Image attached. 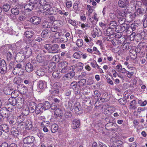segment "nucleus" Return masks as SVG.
<instances>
[{
  "label": "nucleus",
  "instance_id": "nucleus-64",
  "mask_svg": "<svg viewBox=\"0 0 147 147\" xmlns=\"http://www.w3.org/2000/svg\"><path fill=\"white\" fill-rule=\"evenodd\" d=\"M71 94V91L69 89L66 90L65 92V95L66 96H69Z\"/></svg>",
  "mask_w": 147,
  "mask_h": 147
},
{
  "label": "nucleus",
  "instance_id": "nucleus-60",
  "mask_svg": "<svg viewBox=\"0 0 147 147\" xmlns=\"http://www.w3.org/2000/svg\"><path fill=\"white\" fill-rule=\"evenodd\" d=\"M122 143V142L119 140H116L114 141V144L115 145V146H118L119 145L121 144Z\"/></svg>",
  "mask_w": 147,
  "mask_h": 147
},
{
  "label": "nucleus",
  "instance_id": "nucleus-34",
  "mask_svg": "<svg viewBox=\"0 0 147 147\" xmlns=\"http://www.w3.org/2000/svg\"><path fill=\"white\" fill-rule=\"evenodd\" d=\"M49 30H43L41 34V35L43 38H47L48 36V34L49 33Z\"/></svg>",
  "mask_w": 147,
  "mask_h": 147
},
{
  "label": "nucleus",
  "instance_id": "nucleus-11",
  "mask_svg": "<svg viewBox=\"0 0 147 147\" xmlns=\"http://www.w3.org/2000/svg\"><path fill=\"white\" fill-rule=\"evenodd\" d=\"M118 13L119 16L123 17H126V19H128L129 17L130 18L131 17V13L127 12L126 11L124 10H121L119 11Z\"/></svg>",
  "mask_w": 147,
  "mask_h": 147
},
{
  "label": "nucleus",
  "instance_id": "nucleus-21",
  "mask_svg": "<svg viewBox=\"0 0 147 147\" xmlns=\"http://www.w3.org/2000/svg\"><path fill=\"white\" fill-rule=\"evenodd\" d=\"M0 129L3 131L7 133L9 131V128L8 125L7 124H2L0 126Z\"/></svg>",
  "mask_w": 147,
  "mask_h": 147
},
{
  "label": "nucleus",
  "instance_id": "nucleus-35",
  "mask_svg": "<svg viewBox=\"0 0 147 147\" xmlns=\"http://www.w3.org/2000/svg\"><path fill=\"white\" fill-rule=\"evenodd\" d=\"M14 98L15 97L10 98L9 99V101L11 104L10 105L14 106L16 105L17 103L16 100Z\"/></svg>",
  "mask_w": 147,
  "mask_h": 147
},
{
  "label": "nucleus",
  "instance_id": "nucleus-12",
  "mask_svg": "<svg viewBox=\"0 0 147 147\" xmlns=\"http://www.w3.org/2000/svg\"><path fill=\"white\" fill-rule=\"evenodd\" d=\"M42 108V103H39L37 106L36 105V108L35 109V112L37 114H39L42 113L44 110Z\"/></svg>",
  "mask_w": 147,
  "mask_h": 147
},
{
  "label": "nucleus",
  "instance_id": "nucleus-20",
  "mask_svg": "<svg viewBox=\"0 0 147 147\" xmlns=\"http://www.w3.org/2000/svg\"><path fill=\"white\" fill-rule=\"evenodd\" d=\"M74 72H71L65 74L63 76L64 79L65 80L67 79H71L75 76Z\"/></svg>",
  "mask_w": 147,
  "mask_h": 147
},
{
  "label": "nucleus",
  "instance_id": "nucleus-3",
  "mask_svg": "<svg viewBox=\"0 0 147 147\" xmlns=\"http://www.w3.org/2000/svg\"><path fill=\"white\" fill-rule=\"evenodd\" d=\"M22 66L21 64H17L13 70V74L16 75H21L22 74L24 73V69Z\"/></svg>",
  "mask_w": 147,
  "mask_h": 147
},
{
  "label": "nucleus",
  "instance_id": "nucleus-50",
  "mask_svg": "<svg viewBox=\"0 0 147 147\" xmlns=\"http://www.w3.org/2000/svg\"><path fill=\"white\" fill-rule=\"evenodd\" d=\"M30 112L29 109L28 107H27L23 110L22 113L24 115L26 116L29 114Z\"/></svg>",
  "mask_w": 147,
  "mask_h": 147
},
{
  "label": "nucleus",
  "instance_id": "nucleus-57",
  "mask_svg": "<svg viewBox=\"0 0 147 147\" xmlns=\"http://www.w3.org/2000/svg\"><path fill=\"white\" fill-rule=\"evenodd\" d=\"M24 120V117L22 115H20L17 118V120L19 122H22Z\"/></svg>",
  "mask_w": 147,
  "mask_h": 147
},
{
  "label": "nucleus",
  "instance_id": "nucleus-24",
  "mask_svg": "<svg viewBox=\"0 0 147 147\" xmlns=\"http://www.w3.org/2000/svg\"><path fill=\"white\" fill-rule=\"evenodd\" d=\"M83 53L80 51H78L75 52L73 55V57L77 59H80L81 57V56Z\"/></svg>",
  "mask_w": 147,
  "mask_h": 147
},
{
  "label": "nucleus",
  "instance_id": "nucleus-9",
  "mask_svg": "<svg viewBox=\"0 0 147 147\" xmlns=\"http://www.w3.org/2000/svg\"><path fill=\"white\" fill-rule=\"evenodd\" d=\"M59 45L57 44H55L51 45L49 53H57L58 52Z\"/></svg>",
  "mask_w": 147,
  "mask_h": 147
},
{
  "label": "nucleus",
  "instance_id": "nucleus-23",
  "mask_svg": "<svg viewBox=\"0 0 147 147\" xmlns=\"http://www.w3.org/2000/svg\"><path fill=\"white\" fill-rule=\"evenodd\" d=\"M118 4L120 7L123 8L126 7L129 4V2L127 1H119L118 2Z\"/></svg>",
  "mask_w": 147,
  "mask_h": 147
},
{
  "label": "nucleus",
  "instance_id": "nucleus-27",
  "mask_svg": "<svg viewBox=\"0 0 147 147\" xmlns=\"http://www.w3.org/2000/svg\"><path fill=\"white\" fill-rule=\"evenodd\" d=\"M42 104V108L44 111L50 108V105L48 101L45 102Z\"/></svg>",
  "mask_w": 147,
  "mask_h": 147
},
{
  "label": "nucleus",
  "instance_id": "nucleus-38",
  "mask_svg": "<svg viewBox=\"0 0 147 147\" xmlns=\"http://www.w3.org/2000/svg\"><path fill=\"white\" fill-rule=\"evenodd\" d=\"M13 57V55L12 53L10 52H8L7 54L6 58L7 61H11Z\"/></svg>",
  "mask_w": 147,
  "mask_h": 147
},
{
  "label": "nucleus",
  "instance_id": "nucleus-49",
  "mask_svg": "<svg viewBox=\"0 0 147 147\" xmlns=\"http://www.w3.org/2000/svg\"><path fill=\"white\" fill-rule=\"evenodd\" d=\"M86 80L85 79H82L78 82L80 87L83 86L86 83Z\"/></svg>",
  "mask_w": 147,
  "mask_h": 147
},
{
  "label": "nucleus",
  "instance_id": "nucleus-29",
  "mask_svg": "<svg viewBox=\"0 0 147 147\" xmlns=\"http://www.w3.org/2000/svg\"><path fill=\"white\" fill-rule=\"evenodd\" d=\"M76 45L79 47H82L83 45V41L82 39L79 38L77 39L76 42Z\"/></svg>",
  "mask_w": 147,
  "mask_h": 147
},
{
  "label": "nucleus",
  "instance_id": "nucleus-47",
  "mask_svg": "<svg viewBox=\"0 0 147 147\" xmlns=\"http://www.w3.org/2000/svg\"><path fill=\"white\" fill-rule=\"evenodd\" d=\"M90 65L93 68L96 67L97 69L99 68V66L97 64L95 61H94L92 62H91Z\"/></svg>",
  "mask_w": 147,
  "mask_h": 147
},
{
  "label": "nucleus",
  "instance_id": "nucleus-48",
  "mask_svg": "<svg viewBox=\"0 0 147 147\" xmlns=\"http://www.w3.org/2000/svg\"><path fill=\"white\" fill-rule=\"evenodd\" d=\"M52 87L55 90H59L60 88L59 84L57 82L54 83L53 84Z\"/></svg>",
  "mask_w": 147,
  "mask_h": 147
},
{
  "label": "nucleus",
  "instance_id": "nucleus-55",
  "mask_svg": "<svg viewBox=\"0 0 147 147\" xmlns=\"http://www.w3.org/2000/svg\"><path fill=\"white\" fill-rule=\"evenodd\" d=\"M26 17L22 15H19L18 19L20 21H23L26 19Z\"/></svg>",
  "mask_w": 147,
  "mask_h": 147
},
{
  "label": "nucleus",
  "instance_id": "nucleus-15",
  "mask_svg": "<svg viewBox=\"0 0 147 147\" xmlns=\"http://www.w3.org/2000/svg\"><path fill=\"white\" fill-rule=\"evenodd\" d=\"M84 41L90 46H92L93 45V43L92 41V40L90 37L85 35L84 36Z\"/></svg>",
  "mask_w": 147,
  "mask_h": 147
},
{
  "label": "nucleus",
  "instance_id": "nucleus-40",
  "mask_svg": "<svg viewBox=\"0 0 147 147\" xmlns=\"http://www.w3.org/2000/svg\"><path fill=\"white\" fill-rule=\"evenodd\" d=\"M121 32H123L129 28L128 26L126 24H121Z\"/></svg>",
  "mask_w": 147,
  "mask_h": 147
},
{
  "label": "nucleus",
  "instance_id": "nucleus-8",
  "mask_svg": "<svg viewBox=\"0 0 147 147\" xmlns=\"http://www.w3.org/2000/svg\"><path fill=\"white\" fill-rule=\"evenodd\" d=\"M68 63L66 61H63L62 63L61 72L62 73H65L68 71V67L67 66Z\"/></svg>",
  "mask_w": 147,
  "mask_h": 147
},
{
  "label": "nucleus",
  "instance_id": "nucleus-41",
  "mask_svg": "<svg viewBox=\"0 0 147 147\" xmlns=\"http://www.w3.org/2000/svg\"><path fill=\"white\" fill-rule=\"evenodd\" d=\"M11 12L12 14L15 15H18L19 13V11L18 9L17 8H12L11 9Z\"/></svg>",
  "mask_w": 147,
  "mask_h": 147
},
{
  "label": "nucleus",
  "instance_id": "nucleus-6",
  "mask_svg": "<svg viewBox=\"0 0 147 147\" xmlns=\"http://www.w3.org/2000/svg\"><path fill=\"white\" fill-rule=\"evenodd\" d=\"M7 66L4 60H1L0 62V71L1 74H5L7 70Z\"/></svg>",
  "mask_w": 147,
  "mask_h": 147
},
{
  "label": "nucleus",
  "instance_id": "nucleus-53",
  "mask_svg": "<svg viewBox=\"0 0 147 147\" xmlns=\"http://www.w3.org/2000/svg\"><path fill=\"white\" fill-rule=\"evenodd\" d=\"M36 74L38 76H42L44 74V72L41 70L39 69L37 71Z\"/></svg>",
  "mask_w": 147,
  "mask_h": 147
},
{
  "label": "nucleus",
  "instance_id": "nucleus-43",
  "mask_svg": "<svg viewBox=\"0 0 147 147\" xmlns=\"http://www.w3.org/2000/svg\"><path fill=\"white\" fill-rule=\"evenodd\" d=\"M7 110L9 112V114L11 113L13 114L14 113V110L15 109L14 106L12 105H10V107H8L7 108Z\"/></svg>",
  "mask_w": 147,
  "mask_h": 147
},
{
  "label": "nucleus",
  "instance_id": "nucleus-52",
  "mask_svg": "<svg viewBox=\"0 0 147 147\" xmlns=\"http://www.w3.org/2000/svg\"><path fill=\"white\" fill-rule=\"evenodd\" d=\"M112 30L110 28H108L106 30V31H105L104 32V34L105 35L108 36L111 35V33Z\"/></svg>",
  "mask_w": 147,
  "mask_h": 147
},
{
  "label": "nucleus",
  "instance_id": "nucleus-10",
  "mask_svg": "<svg viewBox=\"0 0 147 147\" xmlns=\"http://www.w3.org/2000/svg\"><path fill=\"white\" fill-rule=\"evenodd\" d=\"M30 20L31 22L33 24L35 25H38L40 23L41 19L38 17L33 16L30 18Z\"/></svg>",
  "mask_w": 147,
  "mask_h": 147
},
{
  "label": "nucleus",
  "instance_id": "nucleus-56",
  "mask_svg": "<svg viewBox=\"0 0 147 147\" xmlns=\"http://www.w3.org/2000/svg\"><path fill=\"white\" fill-rule=\"evenodd\" d=\"M77 85V83L76 82L74 81L71 83L70 84V86L71 88L73 89L76 88Z\"/></svg>",
  "mask_w": 147,
  "mask_h": 147
},
{
  "label": "nucleus",
  "instance_id": "nucleus-31",
  "mask_svg": "<svg viewBox=\"0 0 147 147\" xmlns=\"http://www.w3.org/2000/svg\"><path fill=\"white\" fill-rule=\"evenodd\" d=\"M60 71L57 70L56 71L55 70L53 73V76L54 78H59L61 76V75H60Z\"/></svg>",
  "mask_w": 147,
  "mask_h": 147
},
{
  "label": "nucleus",
  "instance_id": "nucleus-22",
  "mask_svg": "<svg viewBox=\"0 0 147 147\" xmlns=\"http://www.w3.org/2000/svg\"><path fill=\"white\" fill-rule=\"evenodd\" d=\"M38 86L40 89H44L46 86V83L44 81H40L38 82Z\"/></svg>",
  "mask_w": 147,
  "mask_h": 147
},
{
  "label": "nucleus",
  "instance_id": "nucleus-1",
  "mask_svg": "<svg viewBox=\"0 0 147 147\" xmlns=\"http://www.w3.org/2000/svg\"><path fill=\"white\" fill-rule=\"evenodd\" d=\"M48 0H39V4L40 6L43 7V13L46 15H55L56 11H58L57 9L55 7H51L48 3Z\"/></svg>",
  "mask_w": 147,
  "mask_h": 147
},
{
  "label": "nucleus",
  "instance_id": "nucleus-61",
  "mask_svg": "<svg viewBox=\"0 0 147 147\" xmlns=\"http://www.w3.org/2000/svg\"><path fill=\"white\" fill-rule=\"evenodd\" d=\"M124 18V17L121 18L119 19L118 22L120 24H124L125 19Z\"/></svg>",
  "mask_w": 147,
  "mask_h": 147
},
{
  "label": "nucleus",
  "instance_id": "nucleus-19",
  "mask_svg": "<svg viewBox=\"0 0 147 147\" xmlns=\"http://www.w3.org/2000/svg\"><path fill=\"white\" fill-rule=\"evenodd\" d=\"M38 54L36 57V59L37 61L39 62H42L45 59L44 55L42 52H40V53L38 54V53H36Z\"/></svg>",
  "mask_w": 147,
  "mask_h": 147
},
{
  "label": "nucleus",
  "instance_id": "nucleus-2",
  "mask_svg": "<svg viewBox=\"0 0 147 147\" xmlns=\"http://www.w3.org/2000/svg\"><path fill=\"white\" fill-rule=\"evenodd\" d=\"M37 65L35 60H33L31 62H28L26 63L25 66V69L26 71L30 73L32 71Z\"/></svg>",
  "mask_w": 147,
  "mask_h": 147
},
{
  "label": "nucleus",
  "instance_id": "nucleus-46",
  "mask_svg": "<svg viewBox=\"0 0 147 147\" xmlns=\"http://www.w3.org/2000/svg\"><path fill=\"white\" fill-rule=\"evenodd\" d=\"M51 26V23L47 22L44 23V24L43 25V27L45 28H50Z\"/></svg>",
  "mask_w": 147,
  "mask_h": 147
},
{
  "label": "nucleus",
  "instance_id": "nucleus-37",
  "mask_svg": "<svg viewBox=\"0 0 147 147\" xmlns=\"http://www.w3.org/2000/svg\"><path fill=\"white\" fill-rule=\"evenodd\" d=\"M136 101L135 100L131 101L130 103V108L131 109H136Z\"/></svg>",
  "mask_w": 147,
  "mask_h": 147
},
{
  "label": "nucleus",
  "instance_id": "nucleus-59",
  "mask_svg": "<svg viewBox=\"0 0 147 147\" xmlns=\"http://www.w3.org/2000/svg\"><path fill=\"white\" fill-rule=\"evenodd\" d=\"M121 24L118 25L115 27V31L118 33L121 31Z\"/></svg>",
  "mask_w": 147,
  "mask_h": 147
},
{
  "label": "nucleus",
  "instance_id": "nucleus-17",
  "mask_svg": "<svg viewBox=\"0 0 147 147\" xmlns=\"http://www.w3.org/2000/svg\"><path fill=\"white\" fill-rule=\"evenodd\" d=\"M56 65L55 62H52L49 63L48 66V71L49 73L53 71L55 69Z\"/></svg>",
  "mask_w": 147,
  "mask_h": 147
},
{
  "label": "nucleus",
  "instance_id": "nucleus-36",
  "mask_svg": "<svg viewBox=\"0 0 147 147\" xmlns=\"http://www.w3.org/2000/svg\"><path fill=\"white\" fill-rule=\"evenodd\" d=\"M65 106L66 108L68 111H70L72 109V104L70 101H68L67 103H66Z\"/></svg>",
  "mask_w": 147,
  "mask_h": 147
},
{
  "label": "nucleus",
  "instance_id": "nucleus-16",
  "mask_svg": "<svg viewBox=\"0 0 147 147\" xmlns=\"http://www.w3.org/2000/svg\"><path fill=\"white\" fill-rule=\"evenodd\" d=\"M21 125V124H19L18 125L17 128V129H14V128L12 129H11V133L12 135L14 136V137H17L19 133L18 131L20 130V129H19V127Z\"/></svg>",
  "mask_w": 147,
  "mask_h": 147
},
{
  "label": "nucleus",
  "instance_id": "nucleus-54",
  "mask_svg": "<svg viewBox=\"0 0 147 147\" xmlns=\"http://www.w3.org/2000/svg\"><path fill=\"white\" fill-rule=\"evenodd\" d=\"M134 73L133 72H130L127 71L125 74H126L127 77L131 78L132 76Z\"/></svg>",
  "mask_w": 147,
  "mask_h": 147
},
{
  "label": "nucleus",
  "instance_id": "nucleus-51",
  "mask_svg": "<svg viewBox=\"0 0 147 147\" xmlns=\"http://www.w3.org/2000/svg\"><path fill=\"white\" fill-rule=\"evenodd\" d=\"M20 78L18 77H15L13 80L14 83L17 84H18L20 83Z\"/></svg>",
  "mask_w": 147,
  "mask_h": 147
},
{
  "label": "nucleus",
  "instance_id": "nucleus-26",
  "mask_svg": "<svg viewBox=\"0 0 147 147\" xmlns=\"http://www.w3.org/2000/svg\"><path fill=\"white\" fill-rule=\"evenodd\" d=\"M8 90H9V93H7L8 94H11V96L13 97H16L18 95V92L16 90L12 91L11 90L8 89Z\"/></svg>",
  "mask_w": 147,
  "mask_h": 147
},
{
  "label": "nucleus",
  "instance_id": "nucleus-28",
  "mask_svg": "<svg viewBox=\"0 0 147 147\" xmlns=\"http://www.w3.org/2000/svg\"><path fill=\"white\" fill-rule=\"evenodd\" d=\"M54 114L56 116L61 117L63 115V112L61 109H57L55 111Z\"/></svg>",
  "mask_w": 147,
  "mask_h": 147
},
{
  "label": "nucleus",
  "instance_id": "nucleus-13",
  "mask_svg": "<svg viewBox=\"0 0 147 147\" xmlns=\"http://www.w3.org/2000/svg\"><path fill=\"white\" fill-rule=\"evenodd\" d=\"M80 124V120L78 119H75L72 121L71 127L73 129H75L78 128L79 127Z\"/></svg>",
  "mask_w": 147,
  "mask_h": 147
},
{
  "label": "nucleus",
  "instance_id": "nucleus-44",
  "mask_svg": "<svg viewBox=\"0 0 147 147\" xmlns=\"http://www.w3.org/2000/svg\"><path fill=\"white\" fill-rule=\"evenodd\" d=\"M94 95L95 99L98 100L100 95V93L97 91H95L94 92Z\"/></svg>",
  "mask_w": 147,
  "mask_h": 147
},
{
  "label": "nucleus",
  "instance_id": "nucleus-4",
  "mask_svg": "<svg viewBox=\"0 0 147 147\" xmlns=\"http://www.w3.org/2000/svg\"><path fill=\"white\" fill-rule=\"evenodd\" d=\"M35 138L33 136H29L25 138L23 140V142L24 144H26L28 146L32 147L34 145V142Z\"/></svg>",
  "mask_w": 147,
  "mask_h": 147
},
{
  "label": "nucleus",
  "instance_id": "nucleus-63",
  "mask_svg": "<svg viewBox=\"0 0 147 147\" xmlns=\"http://www.w3.org/2000/svg\"><path fill=\"white\" fill-rule=\"evenodd\" d=\"M66 5L67 8L71 7L72 5V3L71 1H67L66 2Z\"/></svg>",
  "mask_w": 147,
  "mask_h": 147
},
{
  "label": "nucleus",
  "instance_id": "nucleus-45",
  "mask_svg": "<svg viewBox=\"0 0 147 147\" xmlns=\"http://www.w3.org/2000/svg\"><path fill=\"white\" fill-rule=\"evenodd\" d=\"M3 8L5 11H7L10 9V6L8 4H5L3 5Z\"/></svg>",
  "mask_w": 147,
  "mask_h": 147
},
{
  "label": "nucleus",
  "instance_id": "nucleus-62",
  "mask_svg": "<svg viewBox=\"0 0 147 147\" xmlns=\"http://www.w3.org/2000/svg\"><path fill=\"white\" fill-rule=\"evenodd\" d=\"M77 66L79 67L80 69H82L83 67V64L80 62H78L77 64Z\"/></svg>",
  "mask_w": 147,
  "mask_h": 147
},
{
  "label": "nucleus",
  "instance_id": "nucleus-5",
  "mask_svg": "<svg viewBox=\"0 0 147 147\" xmlns=\"http://www.w3.org/2000/svg\"><path fill=\"white\" fill-rule=\"evenodd\" d=\"M24 55V57L26 58H29L32 54L31 49L28 46H27L22 49L21 52Z\"/></svg>",
  "mask_w": 147,
  "mask_h": 147
},
{
  "label": "nucleus",
  "instance_id": "nucleus-39",
  "mask_svg": "<svg viewBox=\"0 0 147 147\" xmlns=\"http://www.w3.org/2000/svg\"><path fill=\"white\" fill-rule=\"evenodd\" d=\"M50 92L51 93V95L53 96H55L57 95L59 92V90L54 89V90H50Z\"/></svg>",
  "mask_w": 147,
  "mask_h": 147
},
{
  "label": "nucleus",
  "instance_id": "nucleus-7",
  "mask_svg": "<svg viewBox=\"0 0 147 147\" xmlns=\"http://www.w3.org/2000/svg\"><path fill=\"white\" fill-rule=\"evenodd\" d=\"M0 114L3 117L8 118L9 115V112L7 110V108H3L0 110Z\"/></svg>",
  "mask_w": 147,
  "mask_h": 147
},
{
  "label": "nucleus",
  "instance_id": "nucleus-58",
  "mask_svg": "<svg viewBox=\"0 0 147 147\" xmlns=\"http://www.w3.org/2000/svg\"><path fill=\"white\" fill-rule=\"evenodd\" d=\"M136 36V33L134 32H132L130 35V39L131 41H133Z\"/></svg>",
  "mask_w": 147,
  "mask_h": 147
},
{
  "label": "nucleus",
  "instance_id": "nucleus-18",
  "mask_svg": "<svg viewBox=\"0 0 147 147\" xmlns=\"http://www.w3.org/2000/svg\"><path fill=\"white\" fill-rule=\"evenodd\" d=\"M98 19L97 17V14L95 12L93 13V16L90 18L89 17V20L92 24H94L95 21L97 22L98 21Z\"/></svg>",
  "mask_w": 147,
  "mask_h": 147
},
{
  "label": "nucleus",
  "instance_id": "nucleus-42",
  "mask_svg": "<svg viewBox=\"0 0 147 147\" xmlns=\"http://www.w3.org/2000/svg\"><path fill=\"white\" fill-rule=\"evenodd\" d=\"M94 32L98 36H100L101 34V32L100 30L97 28H95L94 29Z\"/></svg>",
  "mask_w": 147,
  "mask_h": 147
},
{
  "label": "nucleus",
  "instance_id": "nucleus-14",
  "mask_svg": "<svg viewBox=\"0 0 147 147\" xmlns=\"http://www.w3.org/2000/svg\"><path fill=\"white\" fill-rule=\"evenodd\" d=\"M35 6V5L33 4H31L30 3H29L26 4L24 8L26 10H27L30 11H31L34 9L35 8V9L38 8V7H36H36Z\"/></svg>",
  "mask_w": 147,
  "mask_h": 147
},
{
  "label": "nucleus",
  "instance_id": "nucleus-33",
  "mask_svg": "<svg viewBox=\"0 0 147 147\" xmlns=\"http://www.w3.org/2000/svg\"><path fill=\"white\" fill-rule=\"evenodd\" d=\"M58 126L56 124H53L51 126V131L53 133L56 132L58 130Z\"/></svg>",
  "mask_w": 147,
  "mask_h": 147
},
{
  "label": "nucleus",
  "instance_id": "nucleus-25",
  "mask_svg": "<svg viewBox=\"0 0 147 147\" xmlns=\"http://www.w3.org/2000/svg\"><path fill=\"white\" fill-rule=\"evenodd\" d=\"M34 32L31 30L27 31L24 32V34L26 37L27 38L32 37L33 35Z\"/></svg>",
  "mask_w": 147,
  "mask_h": 147
},
{
  "label": "nucleus",
  "instance_id": "nucleus-32",
  "mask_svg": "<svg viewBox=\"0 0 147 147\" xmlns=\"http://www.w3.org/2000/svg\"><path fill=\"white\" fill-rule=\"evenodd\" d=\"M94 9V7L93 6H91L89 5H87L86 9L88 11V16H90V14L92 13Z\"/></svg>",
  "mask_w": 147,
  "mask_h": 147
},
{
  "label": "nucleus",
  "instance_id": "nucleus-30",
  "mask_svg": "<svg viewBox=\"0 0 147 147\" xmlns=\"http://www.w3.org/2000/svg\"><path fill=\"white\" fill-rule=\"evenodd\" d=\"M36 108V105L35 103H33L32 104L30 105L29 107H28L30 111V112L31 113H33L35 111V109Z\"/></svg>",
  "mask_w": 147,
  "mask_h": 147
}]
</instances>
